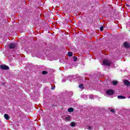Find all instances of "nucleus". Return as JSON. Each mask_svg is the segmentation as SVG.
Listing matches in <instances>:
<instances>
[{"mask_svg":"<svg viewBox=\"0 0 130 130\" xmlns=\"http://www.w3.org/2000/svg\"><path fill=\"white\" fill-rule=\"evenodd\" d=\"M9 47L10 49H14V48L17 47V44L16 43H11L9 45Z\"/></svg>","mask_w":130,"mask_h":130,"instance_id":"f257e3e1","label":"nucleus"},{"mask_svg":"<svg viewBox=\"0 0 130 130\" xmlns=\"http://www.w3.org/2000/svg\"><path fill=\"white\" fill-rule=\"evenodd\" d=\"M0 69L4 70H10V67L6 64H2L0 66Z\"/></svg>","mask_w":130,"mask_h":130,"instance_id":"f03ea898","label":"nucleus"},{"mask_svg":"<svg viewBox=\"0 0 130 130\" xmlns=\"http://www.w3.org/2000/svg\"><path fill=\"white\" fill-rule=\"evenodd\" d=\"M106 94L107 95H113V94H114V91H113L112 89L108 90L106 91Z\"/></svg>","mask_w":130,"mask_h":130,"instance_id":"7ed1b4c3","label":"nucleus"},{"mask_svg":"<svg viewBox=\"0 0 130 130\" xmlns=\"http://www.w3.org/2000/svg\"><path fill=\"white\" fill-rule=\"evenodd\" d=\"M103 64H104L105 66H110L111 64V62L107 60H104L103 61Z\"/></svg>","mask_w":130,"mask_h":130,"instance_id":"20e7f679","label":"nucleus"},{"mask_svg":"<svg viewBox=\"0 0 130 130\" xmlns=\"http://www.w3.org/2000/svg\"><path fill=\"white\" fill-rule=\"evenodd\" d=\"M124 47H125V48H129V44H128V43H127V42H125L124 43Z\"/></svg>","mask_w":130,"mask_h":130,"instance_id":"39448f33","label":"nucleus"},{"mask_svg":"<svg viewBox=\"0 0 130 130\" xmlns=\"http://www.w3.org/2000/svg\"><path fill=\"white\" fill-rule=\"evenodd\" d=\"M124 84L125 85V86H130V82L128 81V80H124Z\"/></svg>","mask_w":130,"mask_h":130,"instance_id":"423d86ee","label":"nucleus"},{"mask_svg":"<svg viewBox=\"0 0 130 130\" xmlns=\"http://www.w3.org/2000/svg\"><path fill=\"white\" fill-rule=\"evenodd\" d=\"M4 118L6 120H9L10 119V116H9V115L8 114H4Z\"/></svg>","mask_w":130,"mask_h":130,"instance_id":"0eeeda50","label":"nucleus"},{"mask_svg":"<svg viewBox=\"0 0 130 130\" xmlns=\"http://www.w3.org/2000/svg\"><path fill=\"white\" fill-rule=\"evenodd\" d=\"M66 121H71V116L69 115L65 118Z\"/></svg>","mask_w":130,"mask_h":130,"instance_id":"6e6552de","label":"nucleus"},{"mask_svg":"<svg viewBox=\"0 0 130 130\" xmlns=\"http://www.w3.org/2000/svg\"><path fill=\"white\" fill-rule=\"evenodd\" d=\"M68 112H70V113L74 112V108H69L68 109Z\"/></svg>","mask_w":130,"mask_h":130,"instance_id":"1a4fd4ad","label":"nucleus"},{"mask_svg":"<svg viewBox=\"0 0 130 130\" xmlns=\"http://www.w3.org/2000/svg\"><path fill=\"white\" fill-rule=\"evenodd\" d=\"M117 98L118 99H125V96L122 95H118Z\"/></svg>","mask_w":130,"mask_h":130,"instance_id":"9d476101","label":"nucleus"},{"mask_svg":"<svg viewBox=\"0 0 130 130\" xmlns=\"http://www.w3.org/2000/svg\"><path fill=\"white\" fill-rule=\"evenodd\" d=\"M79 87L80 89H82L83 90V89L85 88V87H84V84H79Z\"/></svg>","mask_w":130,"mask_h":130,"instance_id":"9b49d317","label":"nucleus"},{"mask_svg":"<svg viewBox=\"0 0 130 130\" xmlns=\"http://www.w3.org/2000/svg\"><path fill=\"white\" fill-rule=\"evenodd\" d=\"M68 56H73V52H68Z\"/></svg>","mask_w":130,"mask_h":130,"instance_id":"f8f14e48","label":"nucleus"},{"mask_svg":"<svg viewBox=\"0 0 130 130\" xmlns=\"http://www.w3.org/2000/svg\"><path fill=\"white\" fill-rule=\"evenodd\" d=\"M75 125H76V123L75 122H71V126H72V127H74V126H75Z\"/></svg>","mask_w":130,"mask_h":130,"instance_id":"ddd939ff","label":"nucleus"},{"mask_svg":"<svg viewBox=\"0 0 130 130\" xmlns=\"http://www.w3.org/2000/svg\"><path fill=\"white\" fill-rule=\"evenodd\" d=\"M113 83V85H115L117 84V81H112Z\"/></svg>","mask_w":130,"mask_h":130,"instance_id":"4468645a","label":"nucleus"},{"mask_svg":"<svg viewBox=\"0 0 130 130\" xmlns=\"http://www.w3.org/2000/svg\"><path fill=\"white\" fill-rule=\"evenodd\" d=\"M47 74H48L47 71H44L42 72V74L43 75H46Z\"/></svg>","mask_w":130,"mask_h":130,"instance_id":"2eb2a0df","label":"nucleus"},{"mask_svg":"<svg viewBox=\"0 0 130 130\" xmlns=\"http://www.w3.org/2000/svg\"><path fill=\"white\" fill-rule=\"evenodd\" d=\"M103 30H104V27L102 25L100 27V31H103Z\"/></svg>","mask_w":130,"mask_h":130,"instance_id":"dca6fc26","label":"nucleus"},{"mask_svg":"<svg viewBox=\"0 0 130 130\" xmlns=\"http://www.w3.org/2000/svg\"><path fill=\"white\" fill-rule=\"evenodd\" d=\"M73 58L74 59V61H77V60H78V57H77L76 56H74Z\"/></svg>","mask_w":130,"mask_h":130,"instance_id":"f3484780","label":"nucleus"},{"mask_svg":"<svg viewBox=\"0 0 130 130\" xmlns=\"http://www.w3.org/2000/svg\"><path fill=\"white\" fill-rule=\"evenodd\" d=\"M110 111L112 112V113H114V112H115V110H114L113 109H111Z\"/></svg>","mask_w":130,"mask_h":130,"instance_id":"a211bd4d","label":"nucleus"},{"mask_svg":"<svg viewBox=\"0 0 130 130\" xmlns=\"http://www.w3.org/2000/svg\"><path fill=\"white\" fill-rule=\"evenodd\" d=\"M51 89L52 90H54V89H55V86L52 87L51 88Z\"/></svg>","mask_w":130,"mask_h":130,"instance_id":"6ab92c4d","label":"nucleus"},{"mask_svg":"<svg viewBox=\"0 0 130 130\" xmlns=\"http://www.w3.org/2000/svg\"><path fill=\"white\" fill-rule=\"evenodd\" d=\"M126 6L128 8H129V6H129V5H128V4H126Z\"/></svg>","mask_w":130,"mask_h":130,"instance_id":"aec40b11","label":"nucleus"},{"mask_svg":"<svg viewBox=\"0 0 130 130\" xmlns=\"http://www.w3.org/2000/svg\"><path fill=\"white\" fill-rule=\"evenodd\" d=\"M88 129H91V127H88Z\"/></svg>","mask_w":130,"mask_h":130,"instance_id":"412c9836","label":"nucleus"},{"mask_svg":"<svg viewBox=\"0 0 130 130\" xmlns=\"http://www.w3.org/2000/svg\"><path fill=\"white\" fill-rule=\"evenodd\" d=\"M128 98H129V99H130V96H129Z\"/></svg>","mask_w":130,"mask_h":130,"instance_id":"4be33fe9","label":"nucleus"}]
</instances>
